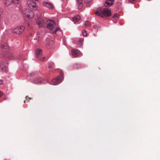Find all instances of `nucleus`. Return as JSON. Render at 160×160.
<instances>
[{"label": "nucleus", "instance_id": "20e7f679", "mask_svg": "<svg viewBox=\"0 0 160 160\" xmlns=\"http://www.w3.org/2000/svg\"><path fill=\"white\" fill-rule=\"evenodd\" d=\"M23 12L25 15L28 18H32L34 17V14L33 12L29 8H24Z\"/></svg>", "mask_w": 160, "mask_h": 160}, {"label": "nucleus", "instance_id": "f8f14e48", "mask_svg": "<svg viewBox=\"0 0 160 160\" xmlns=\"http://www.w3.org/2000/svg\"><path fill=\"white\" fill-rule=\"evenodd\" d=\"M77 5H78V9L82 8L83 6L82 3V0H76Z\"/></svg>", "mask_w": 160, "mask_h": 160}, {"label": "nucleus", "instance_id": "f3484780", "mask_svg": "<svg viewBox=\"0 0 160 160\" xmlns=\"http://www.w3.org/2000/svg\"><path fill=\"white\" fill-rule=\"evenodd\" d=\"M4 2L6 6H8L12 3V0H4Z\"/></svg>", "mask_w": 160, "mask_h": 160}, {"label": "nucleus", "instance_id": "2eb2a0df", "mask_svg": "<svg viewBox=\"0 0 160 160\" xmlns=\"http://www.w3.org/2000/svg\"><path fill=\"white\" fill-rule=\"evenodd\" d=\"M42 50L40 49H38L36 50L35 52L36 56L38 58L39 56L42 55Z\"/></svg>", "mask_w": 160, "mask_h": 160}, {"label": "nucleus", "instance_id": "c85d7f7f", "mask_svg": "<svg viewBox=\"0 0 160 160\" xmlns=\"http://www.w3.org/2000/svg\"><path fill=\"white\" fill-rule=\"evenodd\" d=\"M135 0H129V1L131 2H132Z\"/></svg>", "mask_w": 160, "mask_h": 160}, {"label": "nucleus", "instance_id": "b1692460", "mask_svg": "<svg viewBox=\"0 0 160 160\" xmlns=\"http://www.w3.org/2000/svg\"><path fill=\"white\" fill-rule=\"evenodd\" d=\"M118 15L117 13H115L113 16V18H118Z\"/></svg>", "mask_w": 160, "mask_h": 160}, {"label": "nucleus", "instance_id": "dca6fc26", "mask_svg": "<svg viewBox=\"0 0 160 160\" xmlns=\"http://www.w3.org/2000/svg\"><path fill=\"white\" fill-rule=\"evenodd\" d=\"M80 16L77 15L72 18V20L74 22H77L80 20Z\"/></svg>", "mask_w": 160, "mask_h": 160}, {"label": "nucleus", "instance_id": "cd10ccee", "mask_svg": "<svg viewBox=\"0 0 160 160\" xmlns=\"http://www.w3.org/2000/svg\"><path fill=\"white\" fill-rule=\"evenodd\" d=\"M3 83V81L2 80H0V85H2Z\"/></svg>", "mask_w": 160, "mask_h": 160}, {"label": "nucleus", "instance_id": "7ed1b4c3", "mask_svg": "<svg viewBox=\"0 0 160 160\" xmlns=\"http://www.w3.org/2000/svg\"><path fill=\"white\" fill-rule=\"evenodd\" d=\"M63 74V72H61L60 75L58 77L52 79L51 84L55 85H58L61 83L64 78Z\"/></svg>", "mask_w": 160, "mask_h": 160}, {"label": "nucleus", "instance_id": "9d476101", "mask_svg": "<svg viewBox=\"0 0 160 160\" xmlns=\"http://www.w3.org/2000/svg\"><path fill=\"white\" fill-rule=\"evenodd\" d=\"M0 46L3 51H7L9 49L8 45L6 43H2L0 44Z\"/></svg>", "mask_w": 160, "mask_h": 160}, {"label": "nucleus", "instance_id": "a878e982", "mask_svg": "<svg viewBox=\"0 0 160 160\" xmlns=\"http://www.w3.org/2000/svg\"><path fill=\"white\" fill-rule=\"evenodd\" d=\"M2 12V8L0 7V15H1Z\"/></svg>", "mask_w": 160, "mask_h": 160}, {"label": "nucleus", "instance_id": "393cba45", "mask_svg": "<svg viewBox=\"0 0 160 160\" xmlns=\"http://www.w3.org/2000/svg\"><path fill=\"white\" fill-rule=\"evenodd\" d=\"M41 59V61L42 62L44 61L45 60V58L44 57H43Z\"/></svg>", "mask_w": 160, "mask_h": 160}, {"label": "nucleus", "instance_id": "ddd939ff", "mask_svg": "<svg viewBox=\"0 0 160 160\" xmlns=\"http://www.w3.org/2000/svg\"><path fill=\"white\" fill-rule=\"evenodd\" d=\"M43 4L49 9H52L53 8L52 5L51 3H48L47 2H43Z\"/></svg>", "mask_w": 160, "mask_h": 160}, {"label": "nucleus", "instance_id": "72a5a7b5", "mask_svg": "<svg viewBox=\"0 0 160 160\" xmlns=\"http://www.w3.org/2000/svg\"><path fill=\"white\" fill-rule=\"evenodd\" d=\"M87 6H88V7H89V6L88 5H87Z\"/></svg>", "mask_w": 160, "mask_h": 160}, {"label": "nucleus", "instance_id": "0eeeda50", "mask_svg": "<svg viewBox=\"0 0 160 160\" xmlns=\"http://www.w3.org/2000/svg\"><path fill=\"white\" fill-rule=\"evenodd\" d=\"M28 4L29 7L33 10H36L38 8L35 3L32 1H28Z\"/></svg>", "mask_w": 160, "mask_h": 160}, {"label": "nucleus", "instance_id": "5701e85b", "mask_svg": "<svg viewBox=\"0 0 160 160\" xmlns=\"http://www.w3.org/2000/svg\"><path fill=\"white\" fill-rule=\"evenodd\" d=\"M82 33L83 35L84 36H87V33L86 32V30H83L82 31Z\"/></svg>", "mask_w": 160, "mask_h": 160}, {"label": "nucleus", "instance_id": "f257e3e1", "mask_svg": "<svg viewBox=\"0 0 160 160\" xmlns=\"http://www.w3.org/2000/svg\"><path fill=\"white\" fill-rule=\"evenodd\" d=\"M96 15L102 18L104 16L108 17L111 14V11L107 8H99L95 13Z\"/></svg>", "mask_w": 160, "mask_h": 160}, {"label": "nucleus", "instance_id": "bb28decb", "mask_svg": "<svg viewBox=\"0 0 160 160\" xmlns=\"http://www.w3.org/2000/svg\"><path fill=\"white\" fill-rule=\"evenodd\" d=\"M26 100H28V101L29 100V99H30V98H29L28 96H26Z\"/></svg>", "mask_w": 160, "mask_h": 160}, {"label": "nucleus", "instance_id": "6e6552de", "mask_svg": "<svg viewBox=\"0 0 160 160\" xmlns=\"http://www.w3.org/2000/svg\"><path fill=\"white\" fill-rule=\"evenodd\" d=\"M45 23V21L40 17H38L36 20V23L38 27H41Z\"/></svg>", "mask_w": 160, "mask_h": 160}, {"label": "nucleus", "instance_id": "c756f323", "mask_svg": "<svg viewBox=\"0 0 160 160\" xmlns=\"http://www.w3.org/2000/svg\"><path fill=\"white\" fill-rule=\"evenodd\" d=\"M2 94V93L0 91V98Z\"/></svg>", "mask_w": 160, "mask_h": 160}, {"label": "nucleus", "instance_id": "423d86ee", "mask_svg": "<svg viewBox=\"0 0 160 160\" xmlns=\"http://www.w3.org/2000/svg\"><path fill=\"white\" fill-rule=\"evenodd\" d=\"M72 56L73 57H77L82 56V53L78 49L72 50Z\"/></svg>", "mask_w": 160, "mask_h": 160}, {"label": "nucleus", "instance_id": "4be33fe9", "mask_svg": "<svg viewBox=\"0 0 160 160\" xmlns=\"http://www.w3.org/2000/svg\"><path fill=\"white\" fill-rule=\"evenodd\" d=\"M19 0H12V3L18 4Z\"/></svg>", "mask_w": 160, "mask_h": 160}, {"label": "nucleus", "instance_id": "412c9836", "mask_svg": "<svg viewBox=\"0 0 160 160\" xmlns=\"http://www.w3.org/2000/svg\"><path fill=\"white\" fill-rule=\"evenodd\" d=\"M85 3L87 4H91L92 2V0H84Z\"/></svg>", "mask_w": 160, "mask_h": 160}, {"label": "nucleus", "instance_id": "6ab92c4d", "mask_svg": "<svg viewBox=\"0 0 160 160\" xmlns=\"http://www.w3.org/2000/svg\"><path fill=\"white\" fill-rule=\"evenodd\" d=\"M54 63L52 62H50L48 63L49 68H52L54 65Z\"/></svg>", "mask_w": 160, "mask_h": 160}, {"label": "nucleus", "instance_id": "f704fd0d", "mask_svg": "<svg viewBox=\"0 0 160 160\" xmlns=\"http://www.w3.org/2000/svg\"><path fill=\"white\" fill-rule=\"evenodd\" d=\"M87 6H88V7H89V6L88 5H87Z\"/></svg>", "mask_w": 160, "mask_h": 160}, {"label": "nucleus", "instance_id": "f03ea898", "mask_svg": "<svg viewBox=\"0 0 160 160\" xmlns=\"http://www.w3.org/2000/svg\"><path fill=\"white\" fill-rule=\"evenodd\" d=\"M47 28L52 31V33H55L58 31H60L61 30L58 27H57L54 29V27L55 25V22L54 20H49L47 21Z\"/></svg>", "mask_w": 160, "mask_h": 160}, {"label": "nucleus", "instance_id": "2f4dec72", "mask_svg": "<svg viewBox=\"0 0 160 160\" xmlns=\"http://www.w3.org/2000/svg\"><path fill=\"white\" fill-rule=\"evenodd\" d=\"M1 15H0V20H1Z\"/></svg>", "mask_w": 160, "mask_h": 160}, {"label": "nucleus", "instance_id": "1a4fd4ad", "mask_svg": "<svg viewBox=\"0 0 160 160\" xmlns=\"http://www.w3.org/2000/svg\"><path fill=\"white\" fill-rule=\"evenodd\" d=\"M43 78L39 77L34 78L33 82L34 83L36 84H44L45 83L43 82Z\"/></svg>", "mask_w": 160, "mask_h": 160}, {"label": "nucleus", "instance_id": "a211bd4d", "mask_svg": "<svg viewBox=\"0 0 160 160\" xmlns=\"http://www.w3.org/2000/svg\"><path fill=\"white\" fill-rule=\"evenodd\" d=\"M83 40L82 39H79L77 42V45L78 47H81L83 44Z\"/></svg>", "mask_w": 160, "mask_h": 160}, {"label": "nucleus", "instance_id": "473e14b6", "mask_svg": "<svg viewBox=\"0 0 160 160\" xmlns=\"http://www.w3.org/2000/svg\"><path fill=\"white\" fill-rule=\"evenodd\" d=\"M35 1H37V0H34Z\"/></svg>", "mask_w": 160, "mask_h": 160}, {"label": "nucleus", "instance_id": "aec40b11", "mask_svg": "<svg viewBox=\"0 0 160 160\" xmlns=\"http://www.w3.org/2000/svg\"><path fill=\"white\" fill-rule=\"evenodd\" d=\"M90 25V23L88 21H86L84 24V25L86 28L89 26Z\"/></svg>", "mask_w": 160, "mask_h": 160}, {"label": "nucleus", "instance_id": "9b49d317", "mask_svg": "<svg viewBox=\"0 0 160 160\" xmlns=\"http://www.w3.org/2000/svg\"><path fill=\"white\" fill-rule=\"evenodd\" d=\"M114 2V0H106L104 5L106 7H109L112 6Z\"/></svg>", "mask_w": 160, "mask_h": 160}, {"label": "nucleus", "instance_id": "7c9ffc66", "mask_svg": "<svg viewBox=\"0 0 160 160\" xmlns=\"http://www.w3.org/2000/svg\"><path fill=\"white\" fill-rule=\"evenodd\" d=\"M34 74V73H33V72H32V73H30V75H32V76H33V74Z\"/></svg>", "mask_w": 160, "mask_h": 160}, {"label": "nucleus", "instance_id": "4468645a", "mask_svg": "<svg viewBox=\"0 0 160 160\" xmlns=\"http://www.w3.org/2000/svg\"><path fill=\"white\" fill-rule=\"evenodd\" d=\"M0 68L3 71H5L6 70V67L3 62L0 61Z\"/></svg>", "mask_w": 160, "mask_h": 160}, {"label": "nucleus", "instance_id": "39448f33", "mask_svg": "<svg viewBox=\"0 0 160 160\" xmlns=\"http://www.w3.org/2000/svg\"><path fill=\"white\" fill-rule=\"evenodd\" d=\"M25 27L23 26L17 27L13 29L12 30L13 33L19 35L21 34L24 31Z\"/></svg>", "mask_w": 160, "mask_h": 160}]
</instances>
